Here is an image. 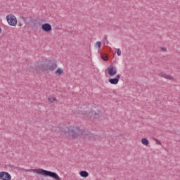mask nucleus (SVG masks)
Masks as SVG:
<instances>
[{"mask_svg": "<svg viewBox=\"0 0 180 180\" xmlns=\"http://www.w3.org/2000/svg\"><path fill=\"white\" fill-rule=\"evenodd\" d=\"M56 131L60 133V134H65L69 136L72 139H77V137H82L86 140L87 139H92L94 134L91 133L88 130H82L78 127H67L62 125L56 127Z\"/></svg>", "mask_w": 180, "mask_h": 180, "instance_id": "1", "label": "nucleus"}, {"mask_svg": "<svg viewBox=\"0 0 180 180\" xmlns=\"http://www.w3.org/2000/svg\"><path fill=\"white\" fill-rule=\"evenodd\" d=\"M24 171L28 172H36L37 174H40L41 175H44V176H50L51 178H53L56 180L60 179V176H58V174H57V173L49 170H44L43 169H24Z\"/></svg>", "mask_w": 180, "mask_h": 180, "instance_id": "2", "label": "nucleus"}, {"mask_svg": "<svg viewBox=\"0 0 180 180\" xmlns=\"http://www.w3.org/2000/svg\"><path fill=\"white\" fill-rule=\"evenodd\" d=\"M39 70L46 72H51L57 68V63L47 60L39 66Z\"/></svg>", "mask_w": 180, "mask_h": 180, "instance_id": "3", "label": "nucleus"}, {"mask_svg": "<svg viewBox=\"0 0 180 180\" xmlns=\"http://www.w3.org/2000/svg\"><path fill=\"white\" fill-rule=\"evenodd\" d=\"M7 22L10 26H16L18 25V20L15 15L11 14L6 16Z\"/></svg>", "mask_w": 180, "mask_h": 180, "instance_id": "4", "label": "nucleus"}, {"mask_svg": "<svg viewBox=\"0 0 180 180\" xmlns=\"http://www.w3.org/2000/svg\"><path fill=\"white\" fill-rule=\"evenodd\" d=\"M0 179L2 180H11L12 176L6 172H0Z\"/></svg>", "mask_w": 180, "mask_h": 180, "instance_id": "5", "label": "nucleus"}, {"mask_svg": "<svg viewBox=\"0 0 180 180\" xmlns=\"http://www.w3.org/2000/svg\"><path fill=\"white\" fill-rule=\"evenodd\" d=\"M84 117H94V119H98L99 117V114L96 113L95 111H91V112H85L84 114Z\"/></svg>", "mask_w": 180, "mask_h": 180, "instance_id": "6", "label": "nucleus"}, {"mask_svg": "<svg viewBox=\"0 0 180 180\" xmlns=\"http://www.w3.org/2000/svg\"><path fill=\"white\" fill-rule=\"evenodd\" d=\"M119 79H120V75H117L115 78H110L108 79V82L112 85H117Z\"/></svg>", "mask_w": 180, "mask_h": 180, "instance_id": "7", "label": "nucleus"}, {"mask_svg": "<svg viewBox=\"0 0 180 180\" xmlns=\"http://www.w3.org/2000/svg\"><path fill=\"white\" fill-rule=\"evenodd\" d=\"M117 72V69L116 67L111 66L110 68H108V73L110 75V77H113V75H116Z\"/></svg>", "mask_w": 180, "mask_h": 180, "instance_id": "8", "label": "nucleus"}, {"mask_svg": "<svg viewBox=\"0 0 180 180\" xmlns=\"http://www.w3.org/2000/svg\"><path fill=\"white\" fill-rule=\"evenodd\" d=\"M41 29L44 32H51V25L49 23H45L41 25Z\"/></svg>", "mask_w": 180, "mask_h": 180, "instance_id": "9", "label": "nucleus"}, {"mask_svg": "<svg viewBox=\"0 0 180 180\" xmlns=\"http://www.w3.org/2000/svg\"><path fill=\"white\" fill-rule=\"evenodd\" d=\"M80 176H82V178H88V176H89V173L83 170L80 172Z\"/></svg>", "mask_w": 180, "mask_h": 180, "instance_id": "10", "label": "nucleus"}, {"mask_svg": "<svg viewBox=\"0 0 180 180\" xmlns=\"http://www.w3.org/2000/svg\"><path fill=\"white\" fill-rule=\"evenodd\" d=\"M141 143L143 146H148V144H150V141L146 138L142 139Z\"/></svg>", "mask_w": 180, "mask_h": 180, "instance_id": "11", "label": "nucleus"}, {"mask_svg": "<svg viewBox=\"0 0 180 180\" xmlns=\"http://www.w3.org/2000/svg\"><path fill=\"white\" fill-rule=\"evenodd\" d=\"M160 77H162L163 78H166V79H171V76L167 75V74H163V73H160L159 75Z\"/></svg>", "mask_w": 180, "mask_h": 180, "instance_id": "12", "label": "nucleus"}, {"mask_svg": "<svg viewBox=\"0 0 180 180\" xmlns=\"http://www.w3.org/2000/svg\"><path fill=\"white\" fill-rule=\"evenodd\" d=\"M48 101H49V102H51V103H53V102H56V101H57V98L56 97H49L48 98Z\"/></svg>", "mask_w": 180, "mask_h": 180, "instance_id": "13", "label": "nucleus"}, {"mask_svg": "<svg viewBox=\"0 0 180 180\" xmlns=\"http://www.w3.org/2000/svg\"><path fill=\"white\" fill-rule=\"evenodd\" d=\"M101 58L104 61H108V60H109V57L108 56V55L101 54Z\"/></svg>", "mask_w": 180, "mask_h": 180, "instance_id": "14", "label": "nucleus"}, {"mask_svg": "<svg viewBox=\"0 0 180 180\" xmlns=\"http://www.w3.org/2000/svg\"><path fill=\"white\" fill-rule=\"evenodd\" d=\"M62 72H63V70L58 68L55 72V74H58L59 75H61Z\"/></svg>", "mask_w": 180, "mask_h": 180, "instance_id": "15", "label": "nucleus"}, {"mask_svg": "<svg viewBox=\"0 0 180 180\" xmlns=\"http://www.w3.org/2000/svg\"><path fill=\"white\" fill-rule=\"evenodd\" d=\"M96 46H97V47H98V49H101V47L102 46V43L101 41H97L96 43Z\"/></svg>", "mask_w": 180, "mask_h": 180, "instance_id": "16", "label": "nucleus"}, {"mask_svg": "<svg viewBox=\"0 0 180 180\" xmlns=\"http://www.w3.org/2000/svg\"><path fill=\"white\" fill-rule=\"evenodd\" d=\"M117 56H122V51L120 50V49H118L117 50Z\"/></svg>", "mask_w": 180, "mask_h": 180, "instance_id": "17", "label": "nucleus"}, {"mask_svg": "<svg viewBox=\"0 0 180 180\" xmlns=\"http://www.w3.org/2000/svg\"><path fill=\"white\" fill-rule=\"evenodd\" d=\"M155 141H156V143L158 144L159 146H162V143L158 139H155Z\"/></svg>", "mask_w": 180, "mask_h": 180, "instance_id": "18", "label": "nucleus"}, {"mask_svg": "<svg viewBox=\"0 0 180 180\" xmlns=\"http://www.w3.org/2000/svg\"><path fill=\"white\" fill-rule=\"evenodd\" d=\"M104 40H105V41H108V36H105V37H104Z\"/></svg>", "mask_w": 180, "mask_h": 180, "instance_id": "19", "label": "nucleus"}, {"mask_svg": "<svg viewBox=\"0 0 180 180\" xmlns=\"http://www.w3.org/2000/svg\"><path fill=\"white\" fill-rule=\"evenodd\" d=\"M162 51H167V48H162Z\"/></svg>", "mask_w": 180, "mask_h": 180, "instance_id": "20", "label": "nucleus"}, {"mask_svg": "<svg viewBox=\"0 0 180 180\" xmlns=\"http://www.w3.org/2000/svg\"><path fill=\"white\" fill-rule=\"evenodd\" d=\"M106 41V44H109V41L107 40Z\"/></svg>", "mask_w": 180, "mask_h": 180, "instance_id": "21", "label": "nucleus"}, {"mask_svg": "<svg viewBox=\"0 0 180 180\" xmlns=\"http://www.w3.org/2000/svg\"><path fill=\"white\" fill-rule=\"evenodd\" d=\"M0 33H2V29L0 28Z\"/></svg>", "mask_w": 180, "mask_h": 180, "instance_id": "22", "label": "nucleus"}]
</instances>
